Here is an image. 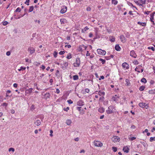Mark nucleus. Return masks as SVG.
<instances>
[{"label":"nucleus","mask_w":155,"mask_h":155,"mask_svg":"<svg viewBox=\"0 0 155 155\" xmlns=\"http://www.w3.org/2000/svg\"><path fill=\"white\" fill-rule=\"evenodd\" d=\"M94 145L96 147H100L103 146V143L98 141H94Z\"/></svg>","instance_id":"nucleus-6"},{"label":"nucleus","mask_w":155,"mask_h":155,"mask_svg":"<svg viewBox=\"0 0 155 155\" xmlns=\"http://www.w3.org/2000/svg\"><path fill=\"white\" fill-rule=\"evenodd\" d=\"M133 63L135 65L138 64L139 63L138 62L137 60H134Z\"/></svg>","instance_id":"nucleus-38"},{"label":"nucleus","mask_w":155,"mask_h":155,"mask_svg":"<svg viewBox=\"0 0 155 155\" xmlns=\"http://www.w3.org/2000/svg\"><path fill=\"white\" fill-rule=\"evenodd\" d=\"M79 138L77 137L74 139V140L76 141H78L79 140Z\"/></svg>","instance_id":"nucleus-63"},{"label":"nucleus","mask_w":155,"mask_h":155,"mask_svg":"<svg viewBox=\"0 0 155 155\" xmlns=\"http://www.w3.org/2000/svg\"><path fill=\"white\" fill-rule=\"evenodd\" d=\"M57 93V94H59L60 92V90H59V89L58 88H57L56 89V92Z\"/></svg>","instance_id":"nucleus-54"},{"label":"nucleus","mask_w":155,"mask_h":155,"mask_svg":"<svg viewBox=\"0 0 155 155\" xmlns=\"http://www.w3.org/2000/svg\"><path fill=\"white\" fill-rule=\"evenodd\" d=\"M77 104L79 106H82L84 104V102L80 100L77 102Z\"/></svg>","instance_id":"nucleus-11"},{"label":"nucleus","mask_w":155,"mask_h":155,"mask_svg":"<svg viewBox=\"0 0 155 155\" xmlns=\"http://www.w3.org/2000/svg\"><path fill=\"white\" fill-rule=\"evenodd\" d=\"M98 94L100 96H104L105 95V93L103 91H100L98 92Z\"/></svg>","instance_id":"nucleus-20"},{"label":"nucleus","mask_w":155,"mask_h":155,"mask_svg":"<svg viewBox=\"0 0 155 155\" xmlns=\"http://www.w3.org/2000/svg\"><path fill=\"white\" fill-rule=\"evenodd\" d=\"M81 108V107H77V109L79 111H80Z\"/></svg>","instance_id":"nucleus-57"},{"label":"nucleus","mask_w":155,"mask_h":155,"mask_svg":"<svg viewBox=\"0 0 155 155\" xmlns=\"http://www.w3.org/2000/svg\"><path fill=\"white\" fill-rule=\"evenodd\" d=\"M26 69L25 67H21L20 68L18 69V70L19 71H24Z\"/></svg>","instance_id":"nucleus-31"},{"label":"nucleus","mask_w":155,"mask_h":155,"mask_svg":"<svg viewBox=\"0 0 155 155\" xmlns=\"http://www.w3.org/2000/svg\"><path fill=\"white\" fill-rule=\"evenodd\" d=\"M73 79L74 80H76L78 79V76L77 75H75L73 76Z\"/></svg>","instance_id":"nucleus-27"},{"label":"nucleus","mask_w":155,"mask_h":155,"mask_svg":"<svg viewBox=\"0 0 155 155\" xmlns=\"http://www.w3.org/2000/svg\"><path fill=\"white\" fill-rule=\"evenodd\" d=\"M137 24L142 25L143 26H145L146 25V23L145 22L142 23L140 21H138L137 22Z\"/></svg>","instance_id":"nucleus-24"},{"label":"nucleus","mask_w":155,"mask_h":155,"mask_svg":"<svg viewBox=\"0 0 155 155\" xmlns=\"http://www.w3.org/2000/svg\"><path fill=\"white\" fill-rule=\"evenodd\" d=\"M105 58H106V59L107 60H108L110 59V57H109V56L106 57H105Z\"/></svg>","instance_id":"nucleus-62"},{"label":"nucleus","mask_w":155,"mask_h":155,"mask_svg":"<svg viewBox=\"0 0 155 155\" xmlns=\"http://www.w3.org/2000/svg\"><path fill=\"white\" fill-rule=\"evenodd\" d=\"M150 12H149V11H147V12H145L144 13L145 14L148 15L150 13Z\"/></svg>","instance_id":"nucleus-60"},{"label":"nucleus","mask_w":155,"mask_h":155,"mask_svg":"<svg viewBox=\"0 0 155 155\" xmlns=\"http://www.w3.org/2000/svg\"><path fill=\"white\" fill-rule=\"evenodd\" d=\"M25 61L26 62H29V63H31V60H29V59L28 58H26L25 59Z\"/></svg>","instance_id":"nucleus-49"},{"label":"nucleus","mask_w":155,"mask_h":155,"mask_svg":"<svg viewBox=\"0 0 155 155\" xmlns=\"http://www.w3.org/2000/svg\"><path fill=\"white\" fill-rule=\"evenodd\" d=\"M11 151L13 152H14L15 151V149L13 148H9L8 149V151L10 152Z\"/></svg>","instance_id":"nucleus-39"},{"label":"nucleus","mask_w":155,"mask_h":155,"mask_svg":"<svg viewBox=\"0 0 155 155\" xmlns=\"http://www.w3.org/2000/svg\"><path fill=\"white\" fill-rule=\"evenodd\" d=\"M28 50L30 54H33L35 51V50L34 48L32 47H29L28 49Z\"/></svg>","instance_id":"nucleus-8"},{"label":"nucleus","mask_w":155,"mask_h":155,"mask_svg":"<svg viewBox=\"0 0 155 155\" xmlns=\"http://www.w3.org/2000/svg\"><path fill=\"white\" fill-rule=\"evenodd\" d=\"M105 109L103 107H100L98 110V111L101 113H103L104 112Z\"/></svg>","instance_id":"nucleus-17"},{"label":"nucleus","mask_w":155,"mask_h":155,"mask_svg":"<svg viewBox=\"0 0 155 155\" xmlns=\"http://www.w3.org/2000/svg\"><path fill=\"white\" fill-rule=\"evenodd\" d=\"M34 9V7L33 6H31L30 7L29 9V12H32Z\"/></svg>","instance_id":"nucleus-30"},{"label":"nucleus","mask_w":155,"mask_h":155,"mask_svg":"<svg viewBox=\"0 0 155 155\" xmlns=\"http://www.w3.org/2000/svg\"><path fill=\"white\" fill-rule=\"evenodd\" d=\"M91 10V8H90V7H88L87 8V11H90Z\"/></svg>","instance_id":"nucleus-55"},{"label":"nucleus","mask_w":155,"mask_h":155,"mask_svg":"<svg viewBox=\"0 0 155 155\" xmlns=\"http://www.w3.org/2000/svg\"><path fill=\"white\" fill-rule=\"evenodd\" d=\"M111 38H112L110 39V41L112 42H114L115 41V38L113 37H112Z\"/></svg>","instance_id":"nucleus-44"},{"label":"nucleus","mask_w":155,"mask_h":155,"mask_svg":"<svg viewBox=\"0 0 155 155\" xmlns=\"http://www.w3.org/2000/svg\"><path fill=\"white\" fill-rule=\"evenodd\" d=\"M58 54V52L56 51H55L54 53V58H56Z\"/></svg>","instance_id":"nucleus-41"},{"label":"nucleus","mask_w":155,"mask_h":155,"mask_svg":"<svg viewBox=\"0 0 155 155\" xmlns=\"http://www.w3.org/2000/svg\"><path fill=\"white\" fill-rule=\"evenodd\" d=\"M29 1H30V0H26V1L25 2V3L26 4L27 3H28L27 4V5H29Z\"/></svg>","instance_id":"nucleus-47"},{"label":"nucleus","mask_w":155,"mask_h":155,"mask_svg":"<svg viewBox=\"0 0 155 155\" xmlns=\"http://www.w3.org/2000/svg\"><path fill=\"white\" fill-rule=\"evenodd\" d=\"M34 124L36 126H38L41 125V121L39 120H37L34 122Z\"/></svg>","instance_id":"nucleus-15"},{"label":"nucleus","mask_w":155,"mask_h":155,"mask_svg":"<svg viewBox=\"0 0 155 155\" xmlns=\"http://www.w3.org/2000/svg\"><path fill=\"white\" fill-rule=\"evenodd\" d=\"M78 50L79 51H82L83 50H84L83 49V46L82 45L80 46L79 47Z\"/></svg>","instance_id":"nucleus-34"},{"label":"nucleus","mask_w":155,"mask_h":155,"mask_svg":"<svg viewBox=\"0 0 155 155\" xmlns=\"http://www.w3.org/2000/svg\"><path fill=\"white\" fill-rule=\"evenodd\" d=\"M88 29H89V28L87 26L84 28V29H82V31L83 32H84L85 31Z\"/></svg>","instance_id":"nucleus-29"},{"label":"nucleus","mask_w":155,"mask_h":155,"mask_svg":"<svg viewBox=\"0 0 155 155\" xmlns=\"http://www.w3.org/2000/svg\"><path fill=\"white\" fill-rule=\"evenodd\" d=\"M112 99L114 101H116L117 100V98L115 97H113L112 98Z\"/></svg>","instance_id":"nucleus-48"},{"label":"nucleus","mask_w":155,"mask_h":155,"mask_svg":"<svg viewBox=\"0 0 155 155\" xmlns=\"http://www.w3.org/2000/svg\"><path fill=\"white\" fill-rule=\"evenodd\" d=\"M50 94L49 93H47L44 95V97L45 98L47 99L50 98Z\"/></svg>","instance_id":"nucleus-22"},{"label":"nucleus","mask_w":155,"mask_h":155,"mask_svg":"<svg viewBox=\"0 0 155 155\" xmlns=\"http://www.w3.org/2000/svg\"><path fill=\"white\" fill-rule=\"evenodd\" d=\"M112 148L114 152H115L117 151V148L116 147H113Z\"/></svg>","instance_id":"nucleus-43"},{"label":"nucleus","mask_w":155,"mask_h":155,"mask_svg":"<svg viewBox=\"0 0 155 155\" xmlns=\"http://www.w3.org/2000/svg\"><path fill=\"white\" fill-rule=\"evenodd\" d=\"M65 53L64 51H61L59 52V54L60 55H62L64 54Z\"/></svg>","instance_id":"nucleus-45"},{"label":"nucleus","mask_w":155,"mask_h":155,"mask_svg":"<svg viewBox=\"0 0 155 155\" xmlns=\"http://www.w3.org/2000/svg\"><path fill=\"white\" fill-rule=\"evenodd\" d=\"M41 68L43 70H44L45 68V67L43 65H42L41 67Z\"/></svg>","instance_id":"nucleus-61"},{"label":"nucleus","mask_w":155,"mask_h":155,"mask_svg":"<svg viewBox=\"0 0 155 155\" xmlns=\"http://www.w3.org/2000/svg\"><path fill=\"white\" fill-rule=\"evenodd\" d=\"M135 2L138 5L143 6V4L145 3V0H136Z\"/></svg>","instance_id":"nucleus-2"},{"label":"nucleus","mask_w":155,"mask_h":155,"mask_svg":"<svg viewBox=\"0 0 155 155\" xmlns=\"http://www.w3.org/2000/svg\"><path fill=\"white\" fill-rule=\"evenodd\" d=\"M80 60L79 58H77L76 59V62L73 64L74 67H77L80 66Z\"/></svg>","instance_id":"nucleus-3"},{"label":"nucleus","mask_w":155,"mask_h":155,"mask_svg":"<svg viewBox=\"0 0 155 155\" xmlns=\"http://www.w3.org/2000/svg\"><path fill=\"white\" fill-rule=\"evenodd\" d=\"M18 86V84L16 83H15L13 84V86L15 87H17Z\"/></svg>","instance_id":"nucleus-59"},{"label":"nucleus","mask_w":155,"mask_h":155,"mask_svg":"<svg viewBox=\"0 0 155 155\" xmlns=\"http://www.w3.org/2000/svg\"><path fill=\"white\" fill-rule=\"evenodd\" d=\"M33 89L32 88H30L26 90L25 94H30L32 91Z\"/></svg>","instance_id":"nucleus-16"},{"label":"nucleus","mask_w":155,"mask_h":155,"mask_svg":"<svg viewBox=\"0 0 155 155\" xmlns=\"http://www.w3.org/2000/svg\"><path fill=\"white\" fill-rule=\"evenodd\" d=\"M67 58L68 59H70L71 58V54L70 53L68 54L67 56Z\"/></svg>","instance_id":"nucleus-33"},{"label":"nucleus","mask_w":155,"mask_h":155,"mask_svg":"<svg viewBox=\"0 0 155 155\" xmlns=\"http://www.w3.org/2000/svg\"><path fill=\"white\" fill-rule=\"evenodd\" d=\"M67 102L69 104H71L73 103V101L71 100H68L67 101Z\"/></svg>","instance_id":"nucleus-46"},{"label":"nucleus","mask_w":155,"mask_h":155,"mask_svg":"<svg viewBox=\"0 0 155 155\" xmlns=\"http://www.w3.org/2000/svg\"><path fill=\"white\" fill-rule=\"evenodd\" d=\"M153 140H155V137H150V142H152Z\"/></svg>","instance_id":"nucleus-40"},{"label":"nucleus","mask_w":155,"mask_h":155,"mask_svg":"<svg viewBox=\"0 0 155 155\" xmlns=\"http://www.w3.org/2000/svg\"><path fill=\"white\" fill-rule=\"evenodd\" d=\"M89 37L90 38L92 37L93 36L92 34L91 33H90L89 34Z\"/></svg>","instance_id":"nucleus-64"},{"label":"nucleus","mask_w":155,"mask_h":155,"mask_svg":"<svg viewBox=\"0 0 155 155\" xmlns=\"http://www.w3.org/2000/svg\"><path fill=\"white\" fill-rule=\"evenodd\" d=\"M136 139V137H132V134L130 135L129 136V139L130 140L132 141Z\"/></svg>","instance_id":"nucleus-19"},{"label":"nucleus","mask_w":155,"mask_h":155,"mask_svg":"<svg viewBox=\"0 0 155 155\" xmlns=\"http://www.w3.org/2000/svg\"><path fill=\"white\" fill-rule=\"evenodd\" d=\"M65 47H68V48H71V46L70 45H66L65 46Z\"/></svg>","instance_id":"nucleus-53"},{"label":"nucleus","mask_w":155,"mask_h":155,"mask_svg":"<svg viewBox=\"0 0 155 155\" xmlns=\"http://www.w3.org/2000/svg\"><path fill=\"white\" fill-rule=\"evenodd\" d=\"M60 21L61 24H64L67 22V20L65 18L61 19Z\"/></svg>","instance_id":"nucleus-12"},{"label":"nucleus","mask_w":155,"mask_h":155,"mask_svg":"<svg viewBox=\"0 0 155 155\" xmlns=\"http://www.w3.org/2000/svg\"><path fill=\"white\" fill-rule=\"evenodd\" d=\"M2 106H7L8 105V104L7 103H4L3 104H2Z\"/></svg>","instance_id":"nucleus-56"},{"label":"nucleus","mask_w":155,"mask_h":155,"mask_svg":"<svg viewBox=\"0 0 155 155\" xmlns=\"http://www.w3.org/2000/svg\"><path fill=\"white\" fill-rule=\"evenodd\" d=\"M21 8L19 7H18L16 9L15 12H21Z\"/></svg>","instance_id":"nucleus-37"},{"label":"nucleus","mask_w":155,"mask_h":155,"mask_svg":"<svg viewBox=\"0 0 155 155\" xmlns=\"http://www.w3.org/2000/svg\"><path fill=\"white\" fill-rule=\"evenodd\" d=\"M6 54L7 56H9L10 54V52L9 51H8L6 52Z\"/></svg>","instance_id":"nucleus-58"},{"label":"nucleus","mask_w":155,"mask_h":155,"mask_svg":"<svg viewBox=\"0 0 155 155\" xmlns=\"http://www.w3.org/2000/svg\"><path fill=\"white\" fill-rule=\"evenodd\" d=\"M97 52L98 54L103 55H104L106 53V52L105 51L102 50L100 49H97Z\"/></svg>","instance_id":"nucleus-5"},{"label":"nucleus","mask_w":155,"mask_h":155,"mask_svg":"<svg viewBox=\"0 0 155 155\" xmlns=\"http://www.w3.org/2000/svg\"><path fill=\"white\" fill-rule=\"evenodd\" d=\"M53 133V131L51 130H50V136H51V137L53 136V134H52Z\"/></svg>","instance_id":"nucleus-52"},{"label":"nucleus","mask_w":155,"mask_h":155,"mask_svg":"<svg viewBox=\"0 0 155 155\" xmlns=\"http://www.w3.org/2000/svg\"><path fill=\"white\" fill-rule=\"evenodd\" d=\"M130 55L131 57L136 58L137 57V55L134 51H132L130 52Z\"/></svg>","instance_id":"nucleus-10"},{"label":"nucleus","mask_w":155,"mask_h":155,"mask_svg":"<svg viewBox=\"0 0 155 155\" xmlns=\"http://www.w3.org/2000/svg\"><path fill=\"white\" fill-rule=\"evenodd\" d=\"M115 49L117 51H120V48L118 45H117L115 46Z\"/></svg>","instance_id":"nucleus-21"},{"label":"nucleus","mask_w":155,"mask_h":155,"mask_svg":"<svg viewBox=\"0 0 155 155\" xmlns=\"http://www.w3.org/2000/svg\"><path fill=\"white\" fill-rule=\"evenodd\" d=\"M120 39L121 41L123 43H124L125 42V38L123 35H121L120 36Z\"/></svg>","instance_id":"nucleus-14"},{"label":"nucleus","mask_w":155,"mask_h":155,"mask_svg":"<svg viewBox=\"0 0 155 155\" xmlns=\"http://www.w3.org/2000/svg\"><path fill=\"white\" fill-rule=\"evenodd\" d=\"M145 87L143 86H141L139 88V90L140 91H142L144 90L145 88Z\"/></svg>","instance_id":"nucleus-32"},{"label":"nucleus","mask_w":155,"mask_h":155,"mask_svg":"<svg viewBox=\"0 0 155 155\" xmlns=\"http://www.w3.org/2000/svg\"><path fill=\"white\" fill-rule=\"evenodd\" d=\"M155 91H154V90H151L150 91H149V94H155Z\"/></svg>","instance_id":"nucleus-35"},{"label":"nucleus","mask_w":155,"mask_h":155,"mask_svg":"<svg viewBox=\"0 0 155 155\" xmlns=\"http://www.w3.org/2000/svg\"><path fill=\"white\" fill-rule=\"evenodd\" d=\"M67 10V7L65 6H62L60 12L61 14H64L66 12Z\"/></svg>","instance_id":"nucleus-7"},{"label":"nucleus","mask_w":155,"mask_h":155,"mask_svg":"<svg viewBox=\"0 0 155 155\" xmlns=\"http://www.w3.org/2000/svg\"><path fill=\"white\" fill-rule=\"evenodd\" d=\"M122 66L124 68H125L126 69H128L129 68V65L126 62L123 63Z\"/></svg>","instance_id":"nucleus-9"},{"label":"nucleus","mask_w":155,"mask_h":155,"mask_svg":"<svg viewBox=\"0 0 155 155\" xmlns=\"http://www.w3.org/2000/svg\"><path fill=\"white\" fill-rule=\"evenodd\" d=\"M66 123L67 125H70L71 123V120L68 119L66 120Z\"/></svg>","instance_id":"nucleus-23"},{"label":"nucleus","mask_w":155,"mask_h":155,"mask_svg":"<svg viewBox=\"0 0 155 155\" xmlns=\"http://www.w3.org/2000/svg\"><path fill=\"white\" fill-rule=\"evenodd\" d=\"M123 150L124 152L128 153L129 152V149L127 146H125L124 147Z\"/></svg>","instance_id":"nucleus-13"},{"label":"nucleus","mask_w":155,"mask_h":155,"mask_svg":"<svg viewBox=\"0 0 155 155\" xmlns=\"http://www.w3.org/2000/svg\"><path fill=\"white\" fill-rule=\"evenodd\" d=\"M116 111L115 107L113 106H109L108 109L106 110V112L107 114H111Z\"/></svg>","instance_id":"nucleus-1"},{"label":"nucleus","mask_w":155,"mask_h":155,"mask_svg":"<svg viewBox=\"0 0 155 155\" xmlns=\"http://www.w3.org/2000/svg\"><path fill=\"white\" fill-rule=\"evenodd\" d=\"M8 24V22L7 21H5L2 22V24L4 25H6Z\"/></svg>","instance_id":"nucleus-42"},{"label":"nucleus","mask_w":155,"mask_h":155,"mask_svg":"<svg viewBox=\"0 0 155 155\" xmlns=\"http://www.w3.org/2000/svg\"><path fill=\"white\" fill-rule=\"evenodd\" d=\"M82 46H83V49L84 50H86V48H87V47L86 46H85L84 45H82Z\"/></svg>","instance_id":"nucleus-51"},{"label":"nucleus","mask_w":155,"mask_h":155,"mask_svg":"<svg viewBox=\"0 0 155 155\" xmlns=\"http://www.w3.org/2000/svg\"><path fill=\"white\" fill-rule=\"evenodd\" d=\"M118 3L117 0H112V3L114 5H116Z\"/></svg>","instance_id":"nucleus-26"},{"label":"nucleus","mask_w":155,"mask_h":155,"mask_svg":"<svg viewBox=\"0 0 155 155\" xmlns=\"http://www.w3.org/2000/svg\"><path fill=\"white\" fill-rule=\"evenodd\" d=\"M155 14V12H153L150 15V20H153V17H154V15Z\"/></svg>","instance_id":"nucleus-25"},{"label":"nucleus","mask_w":155,"mask_h":155,"mask_svg":"<svg viewBox=\"0 0 155 155\" xmlns=\"http://www.w3.org/2000/svg\"><path fill=\"white\" fill-rule=\"evenodd\" d=\"M141 82L145 83L147 82V80L144 78H143L141 80Z\"/></svg>","instance_id":"nucleus-28"},{"label":"nucleus","mask_w":155,"mask_h":155,"mask_svg":"<svg viewBox=\"0 0 155 155\" xmlns=\"http://www.w3.org/2000/svg\"><path fill=\"white\" fill-rule=\"evenodd\" d=\"M139 105L140 107L142 108H144L146 106V104L144 103H140L139 104Z\"/></svg>","instance_id":"nucleus-18"},{"label":"nucleus","mask_w":155,"mask_h":155,"mask_svg":"<svg viewBox=\"0 0 155 155\" xmlns=\"http://www.w3.org/2000/svg\"><path fill=\"white\" fill-rule=\"evenodd\" d=\"M90 55V53L89 52V51H87V53L86 54V56H89Z\"/></svg>","instance_id":"nucleus-50"},{"label":"nucleus","mask_w":155,"mask_h":155,"mask_svg":"<svg viewBox=\"0 0 155 155\" xmlns=\"http://www.w3.org/2000/svg\"><path fill=\"white\" fill-rule=\"evenodd\" d=\"M99 60L101 61L102 64H104L105 62V61L102 58H100L99 59Z\"/></svg>","instance_id":"nucleus-36"},{"label":"nucleus","mask_w":155,"mask_h":155,"mask_svg":"<svg viewBox=\"0 0 155 155\" xmlns=\"http://www.w3.org/2000/svg\"><path fill=\"white\" fill-rule=\"evenodd\" d=\"M111 140L114 142H119L120 140V137L117 136H114L111 138Z\"/></svg>","instance_id":"nucleus-4"}]
</instances>
